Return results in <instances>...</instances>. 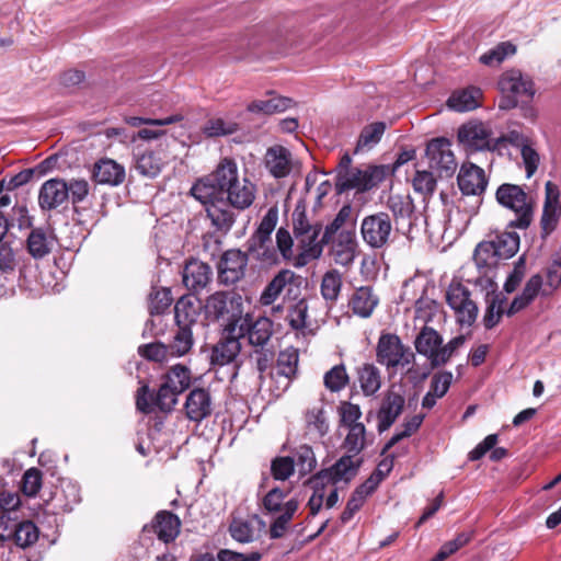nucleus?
<instances>
[{"instance_id":"nucleus-56","label":"nucleus","mask_w":561,"mask_h":561,"mask_svg":"<svg viewBox=\"0 0 561 561\" xmlns=\"http://www.w3.org/2000/svg\"><path fill=\"white\" fill-rule=\"evenodd\" d=\"M173 297L169 288L153 289L149 296V312L151 316L163 314L171 306Z\"/></svg>"},{"instance_id":"nucleus-46","label":"nucleus","mask_w":561,"mask_h":561,"mask_svg":"<svg viewBox=\"0 0 561 561\" xmlns=\"http://www.w3.org/2000/svg\"><path fill=\"white\" fill-rule=\"evenodd\" d=\"M348 430L343 440L342 447L353 455L360 454L366 447V426L364 424H354L346 427Z\"/></svg>"},{"instance_id":"nucleus-53","label":"nucleus","mask_w":561,"mask_h":561,"mask_svg":"<svg viewBox=\"0 0 561 561\" xmlns=\"http://www.w3.org/2000/svg\"><path fill=\"white\" fill-rule=\"evenodd\" d=\"M516 46L511 42H502L494 48L480 56V61L485 66H499L507 56L514 55Z\"/></svg>"},{"instance_id":"nucleus-33","label":"nucleus","mask_w":561,"mask_h":561,"mask_svg":"<svg viewBox=\"0 0 561 561\" xmlns=\"http://www.w3.org/2000/svg\"><path fill=\"white\" fill-rule=\"evenodd\" d=\"M299 364V352L296 347L289 346L278 353L276 358L277 375L285 377L287 382L284 389H287L296 378Z\"/></svg>"},{"instance_id":"nucleus-47","label":"nucleus","mask_w":561,"mask_h":561,"mask_svg":"<svg viewBox=\"0 0 561 561\" xmlns=\"http://www.w3.org/2000/svg\"><path fill=\"white\" fill-rule=\"evenodd\" d=\"M473 261L479 268L495 267L500 257H497L494 243L491 240L480 242L474 250Z\"/></svg>"},{"instance_id":"nucleus-9","label":"nucleus","mask_w":561,"mask_h":561,"mask_svg":"<svg viewBox=\"0 0 561 561\" xmlns=\"http://www.w3.org/2000/svg\"><path fill=\"white\" fill-rule=\"evenodd\" d=\"M388 165H367L365 169L354 168L336 181L339 192L356 190L367 192L378 186L389 174Z\"/></svg>"},{"instance_id":"nucleus-34","label":"nucleus","mask_w":561,"mask_h":561,"mask_svg":"<svg viewBox=\"0 0 561 561\" xmlns=\"http://www.w3.org/2000/svg\"><path fill=\"white\" fill-rule=\"evenodd\" d=\"M7 536L12 538L18 547L26 549L37 542L39 530L32 520H22L13 524L12 529Z\"/></svg>"},{"instance_id":"nucleus-6","label":"nucleus","mask_w":561,"mask_h":561,"mask_svg":"<svg viewBox=\"0 0 561 561\" xmlns=\"http://www.w3.org/2000/svg\"><path fill=\"white\" fill-rule=\"evenodd\" d=\"M304 277L291 270H280L265 286L260 296V304L264 307L272 306L282 294L284 300H296L301 295Z\"/></svg>"},{"instance_id":"nucleus-62","label":"nucleus","mask_w":561,"mask_h":561,"mask_svg":"<svg viewBox=\"0 0 561 561\" xmlns=\"http://www.w3.org/2000/svg\"><path fill=\"white\" fill-rule=\"evenodd\" d=\"M276 247H277L276 248L277 253L279 252L283 260L291 261L293 265L295 266L296 254L294 253V250H293L294 239H293L291 234L289 233V231L284 227H280L276 231Z\"/></svg>"},{"instance_id":"nucleus-60","label":"nucleus","mask_w":561,"mask_h":561,"mask_svg":"<svg viewBox=\"0 0 561 561\" xmlns=\"http://www.w3.org/2000/svg\"><path fill=\"white\" fill-rule=\"evenodd\" d=\"M251 358L255 360L256 369L261 380L264 379L265 373L272 368L275 359V350L273 347H257L251 353Z\"/></svg>"},{"instance_id":"nucleus-29","label":"nucleus","mask_w":561,"mask_h":561,"mask_svg":"<svg viewBox=\"0 0 561 561\" xmlns=\"http://www.w3.org/2000/svg\"><path fill=\"white\" fill-rule=\"evenodd\" d=\"M201 311V301L195 294L183 295L174 306L176 325L191 327L196 323Z\"/></svg>"},{"instance_id":"nucleus-7","label":"nucleus","mask_w":561,"mask_h":561,"mask_svg":"<svg viewBox=\"0 0 561 561\" xmlns=\"http://www.w3.org/2000/svg\"><path fill=\"white\" fill-rule=\"evenodd\" d=\"M376 360L388 370L403 368L414 360V354L402 343L399 335L381 332L376 346Z\"/></svg>"},{"instance_id":"nucleus-45","label":"nucleus","mask_w":561,"mask_h":561,"mask_svg":"<svg viewBox=\"0 0 561 561\" xmlns=\"http://www.w3.org/2000/svg\"><path fill=\"white\" fill-rule=\"evenodd\" d=\"M386 128L387 126L383 122H375L366 125L359 134L355 152H358L365 148L370 149L377 145L380 141Z\"/></svg>"},{"instance_id":"nucleus-22","label":"nucleus","mask_w":561,"mask_h":561,"mask_svg":"<svg viewBox=\"0 0 561 561\" xmlns=\"http://www.w3.org/2000/svg\"><path fill=\"white\" fill-rule=\"evenodd\" d=\"M188 420L201 422L213 412L211 397L207 389L194 388L186 397L184 404Z\"/></svg>"},{"instance_id":"nucleus-59","label":"nucleus","mask_w":561,"mask_h":561,"mask_svg":"<svg viewBox=\"0 0 561 561\" xmlns=\"http://www.w3.org/2000/svg\"><path fill=\"white\" fill-rule=\"evenodd\" d=\"M239 129L238 124L233 122H226L222 118L209 119L204 128L203 133L207 137H219L232 135Z\"/></svg>"},{"instance_id":"nucleus-21","label":"nucleus","mask_w":561,"mask_h":561,"mask_svg":"<svg viewBox=\"0 0 561 561\" xmlns=\"http://www.w3.org/2000/svg\"><path fill=\"white\" fill-rule=\"evenodd\" d=\"M68 202L67 185L62 179L44 182L38 193V205L43 210H53Z\"/></svg>"},{"instance_id":"nucleus-38","label":"nucleus","mask_w":561,"mask_h":561,"mask_svg":"<svg viewBox=\"0 0 561 561\" xmlns=\"http://www.w3.org/2000/svg\"><path fill=\"white\" fill-rule=\"evenodd\" d=\"M248 243V251L253 254L257 261L268 265L279 263L278 253L276 248L273 245L272 239L265 240V238H250Z\"/></svg>"},{"instance_id":"nucleus-11","label":"nucleus","mask_w":561,"mask_h":561,"mask_svg":"<svg viewBox=\"0 0 561 561\" xmlns=\"http://www.w3.org/2000/svg\"><path fill=\"white\" fill-rule=\"evenodd\" d=\"M405 405L404 390L400 385H390L385 391L377 410V431H388L402 414Z\"/></svg>"},{"instance_id":"nucleus-25","label":"nucleus","mask_w":561,"mask_h":561,"mask_svg":"<svg viewBox=\"0 0 561 561\" xmlns=\"http://www.w3.org/2000/svg\"><path fill=\"white\" fill-rule=\"evenodd\" d=\"M458 186L465 195H480L488 185L484 170L476 164H463L458 174Z\"/></svg>"},{"instance_id":"nucleus-37","label":"nucleus","mask_w":561,"mask_h":561,"mask_svg":"<svg viewBox=\"0 0 561 561\" xmlns=\"http://www.w3.org/2000/svg\"><path fill=\"white\" fill-rule=\"evenodd\" d=\"M53 243L49 240L44 228H33L26 239V250L28 254L39 260L51 252Z\"/></svg>"},{"instance_id":"nucleus-2","label":"nucleus","mask_w":561,"mask_h":561,"mask_svg":"<svg viewBox=\"0 0 561 561\" xmlns=\"http://www.w3.org/2000/svg\"><path fill=\"white\" fill-rule=\"evenodd\" d=\"M293 232L297 240V254L295 257V267H304L313 260H318L323 251L322 238L319 236L322 231L320 222L311 224L307 218L306 207L297 205L291 215Z\"/></svg>"},{"instance_id":"nucleus-63","label":"nucleus","mask_w":561,"mask_h":561,"mask_svg":"<svg viewBox=\"0 0 561 561\" xmlns=\"http://www.w3.org/2000/svg\"><path fill=\"white\" fill-rule=\"evenodd\" d=\"M43 473L38 468L27 469L22 478L21 490L27 496H35L41 490Z\"/></svg>"},{"instance_id":"nucleus-12","label":"nucleus","mask_w":561,"mask_h":561,"mask_svg":"<svg viewBox=\"0 0 561 561\" xmlns=\"http://www.w3.org/2000/svg\"><path fill=\"white\" fill-rule=\"evenodd\" d=\"M470 296V290L461 283H451L446 291V301L461 325H472L478 316V306Z\"/></svg>"},{"instance_id":"nucleus-13","label":"nucleus","mask_w":561,"mask_h":561,"mask_svg":"<svg viewBox=\"0 0 561 561\" xmlns=\"http://www.w3.org/2000/svg\"><path fill=\"white\" fill-rule=\"evenodd\" d=\"M244 336L243 325H239V330L234 329V324H226L224 334L220 340L213 346L211 364L224 366L236 359L241 351L240 337Z\"/></svg>"},{"instance_id":"nucleus-14","label":"nucleus","mask_w":561,"mask_h":561,"mask_svg":"<svg viewBox=\"0 0 561 561\" xmlns=\"http://www.w3.org/2000/svg\"><path fill=\"white\" fill-rule=\"evenodd\" d=\"M458 141L468 151L493 150L494 139L491 128L481 122H469L459 127Z\"/></svg>"},{"instance_id":"nucleus-54","label":"nucleus","mask_w":561,"mask_h":561,"mask_svg":"<svg viewBox=\"0 0 561 561\" xmlns=\"http://www.w3.org/2000/svg\"><path fill=\"white\" fill-rule=\"evenodd\" d=\"M530 141H533L531 138L516 129H513L494 139L493 150L499 154H503V149H507L508 145L522 149Z\"/></svg>"},{"instance_id":"nucleus-31","label":"nucleus","mask_w":561,"mask_h":561,"mask_svg":"<svg viewBox=\"0 0 561 561\" xmlns=\"http://www.w3.org/2000/svg\"><path fill=\"white\" fill-rule=\"evenodd\" d=\"M356 455L347 453L337 459L331 467L327 468L331 474L332 484H336L340 481L348 483L357 474L363 459L359 458L354 460Z\"/></svg>"},{"instance_id":"nucleus-5","label":"nucleus","mask_w":561,"mask_h":561,"mask_svg":"<svg viewBox=\"0 0 561 561\" xmlns=\"http://www.w3.org/2000/svg\"><path fill=\"white\" fill-rule=\"evenodd\" d=\"M206 318L211 321L225 320L227 324H234L242 320L243 301L240 294L236 291H216L206 299Z\"/></svg>"},{"instance_id":"nucleus-48","label":"nucleus","mask_w":561,"mask_h":561,"mask_svg":"<svg viewBox=\"0 0 561 561\" xmlns=\"http://www.w3.org/2000/svg\"><path fill=\"white\" fill-rule=\"evenodd\" d=\"M386 205L391 210L396 224L400 219L410 218L414 210L413 202L409 195H390Z\"/></svg>"},{"instance_id":"nucleus-19","label":"nucleus","mask_w":561,"mask_h":561,"mask_svg":"<svg viewBox=\"0 0 561 561\" xmlns=\"http://www.w3.org/2000/svg\"><path fill=\"white\" fill-rule=\"evenodd\" d=\"M263 162L265 169L274 179L287 178L295 167L293 153L282 145L268 147Z\"/></svg>"},{"instance_id":"nucleus-35","label":"nucleus","mask_w":561,"mask_h":561,"mask_svg":"<svg viewBox=\"0 0 561 561\" xmlns=\"http://www.w3.org/2000/svg\"><path fill=\"white\" fill-rule=\"evenodd\" d=\"M357 378L360 389L366 397H373L381 388V373L374 364L365 363L358 367Z\"/></svg>"},{"instance_id":"nucleus-51","label":"nucleus","mask_w":561,"mask_h":561,"mask_svg":"<svg viewBox=\"0 0 561 561\" xmlns=\"http://www.w3.org/2000/svg\"><path fill=\"white\" fill-rule=\"evenodd\" d=\"M305 420L309 432L316 433L319 437H323L328 434L329 422L322 407L308 410Z\"/></svg>"},{"instance_id":"nucleus-42","label":"nucleus","mask_w":561,"mask_h":561,"mask_svg":"<svg viewBox=\"0 0 561 561\" xmlns=\"http://www.w3.org/2000/svg\"><path fill=\"white\" fill-rule=\"evenodd\" d=\"M162 379V383L183 393L191 386V370L184 365L176 364L168 369Z\"/></svg>"},{"instance_id":"nucleus-18","label":"nucleus","mask_w":561,"mask_h":561,"mask_svg":"<svg viewBox=\"0 0 561 561\" xmlns=\"http://www.w3.org/2000/svg\"><path fill=\"white\" fill-rule=\"evenodd\" d=\"M442 335L432 327L424 325L414 340L416 352L425 356L432 368L440 367Z\"/></svg>"},{"instance_id":"nucleus-26","label":"nucleus","mask_w":561,"mask_h":561,"mask_svg":"<svg viewBox=\"0 0 561 561\" xmlns=\"http://www.w3.org/2000/svg\"><path fill=\"white\" fill-rule=\"evenodd\" d=\"M150 529L160 541L170 543L180 535L181 520L178 515L170 511H160L153 517Z\"/></svg>"},{"instance_id":"nucleus-57","label":"nucleus","mask_w":561,"mask_h":561,"mask_svg":"<svg viewBox=\"0 0 561 561\" xmlns=\"http://www.w3.org/2000/svg\"><path fill=\"white\" fill-rule=\"evenodd\" d=\"M288 492L280 488H273L262 500V506L267 514H276L284 512L285 499Z\"/></svg>"},{"instance_id":"nucleus-50","label":"nucleus","mask_w":561,"mask_h":561,"mask_svg":"<svg viewBox=\"0 0 561 561\" xmlns=\"http://www.w3.org/2000/svg\"><path fill=\"white\" fill-rule=\"evenodd\" d=\"M291 459L295 460V467L298 468L300 476L310 473L317 466L313 449L306 444L295 449Z\"/></svg>"},{"instance_id":"nucleus-52","label":"nucleus","mask_w":561,"mask_h":561,"mask_svg":"<svg viewBox=\"0 0 561 561\" xmlns=\"http://www.w3.org/2000/svg\"><path fill=\"white\" fill-rule=\"evenodd\" d=\"M353 209L350 204L341 207L334 219L325 227L322 234V243H330L333 241L334 236L343 230V226L351 219Z\"/></svg>"},{"instance_id":"nucleus-17","label":"nucleus","mask_w":561,"mask_h":561,"mask_svg":"<svg viewBox=\"0 0 561 561\" xmlns=\"http://www.w3.org/2000/svg\"><path fill=\"white\" fill-rule=\"evenodd\" d=\"M426 157L430 168L446 174L453 173L456 168V159L451 151V142L444 137L434 138L426 146Z\"/></svg>"},{"instance_id":"nucleus-4","label":"nucleus","mask_w":561,"mask_h":561,"mask_svg":"<svg viewBox=\"0 0 561 561\" xmlns=\"http://www.w3.org/2000/svg\"><path fill=\"white\" fill-rule=\"evenodd\" d=\"M499 89L502 98L499 102L501 110H511L519 103L528 104L535 94L534 82L531 79L524 77L519 70L505 71L499 82Z\"/></svg>"},{"instance_id":"nucleus-43","label":"nucleus","mask_w":561,"mask_h":561,"mask_svg":"<svg viewBox=\"0 0 561 561\" xmlns=\"http://www.w3.org/2000/svg\"><path fill=\"white\" fill-rule=\"evenodd\" d=\"M194 339L191 327L178 325L172 341L167 344L171 356L181 357L186 355L193 347Z\"/></svg>"},{"instance_id":"nucleus-39","label":"nucleus","mask_w":561,"mask_h":561,"mask_svg":"<svg viewBox=\"0 0 561 561\" xmlns=\"http://www.w3.org/2000/svg\"><path fill=\"white\" fill-rule=\"evenodd\" d=\"M481 96V90L478 88H468L461 91L454 92L448 101L447 105L457 112H468L479 106V98Z\"/></svg>"},{"instance_id":"nucleus-28","label":"nucleus","mask_w":561,"mask_h":561,"mask_svg":"<svg viewBox=\"0 0 561 561\" xmlns=\"http://www.w3.org/2000/svg\"><path fill=\"white\" fill-rule=\"evenodd\" d=\"M163 145L169 147L168 139L161 141L157 150H147L137 158L135 169L140 175L154 179L161 173L165 164L164 159L161 157Z\"/></svg>"},{"instance_id":"nucleus-10","label":"nucleus","mask_w":561,"mask_h":561,"mask_svg":"<svg viewBox=\"0 0 561 561\" xmlns=\"http://www.w3.org/2000/svg\"><path fill=\"white\" fill-rule=\"evenodd\" d=\"M181 393L164 383H161L158 391L154 392L147 383H144L136 392V408L145 414H150L154 408L161 412H171Z\"/></svg>"},{"instance_id":"nucleus-55","label":"nucleus","mask_w":561,"mask_h":561,"mask_svg":"<svg viewBox=\"0 0 561 561\" xmlns=\"http://www.w3.org/2000/svg\"><path fill=\"white\" fill-rule=\"evenodd\" d=\"M350 381L346 368L343 364L333 366L324 374L323 382L331 392H339L344 389Z\"/></svg>"},{"instance_id":"nucleus-32","label":"nucleus","mask_w":561,"mask_h":561,"mask_svg":"<svg viewBox=\"0 0 561 561\" xmlns=\"http://www.w3.org/2000/svg\"><path fill=\"white\" fill-rule=\"evenodd\" d=\"M68 201L72 204L73 213L83 216L90 209L85 202L90 194V185L87 180L71 179L66 181Z\"/></svg>"},{"instance_id":"nucleus-3","label":"nucleus","mask_w":561,"mask_h":561,"mask_svg":"<svg viewBox=\"0 0 561 561\" xmlns=\"http://www.w3.org/2000/svg\"><path fill=\"white\" fill-rule=\"evenodd\" d=\"M496 202L512 210L516 218L510 222V227L527 229L534 217V199L517 184L503 183L495 193Z\"/></svg>"},{"instance_id":"nucleus-40","label":"nucleus","mask_w":561,"mask_h":561,"mask_svg":"<svg viewBox=\"0 0 561 561\" xmlns=\"http://www.w3.org/2000/svg\"><path fill=\"white\" fill-rule=\"evenodd\" d=\"M342 286V274L337 270H330L325 272L320 285L322 298L331 305L335 304L340 297Z\"/></svg>"},{"instance_id":"nucleus-58","label":"nucleus","mask_w":561,"mask_h":561,"mask_svg":"<svg viewBox=\"0 0 561 561\" xmlns=\"http://www.w3.org/2000/svg\"><path fill=\"white\" fill-rule=\"evenodd\" d=\"M295 472V460L290 456L275 457L271 462V474L275 480L285 481Z\"/></svg>"},{"instance_id":"nucleus-27","label":"nucleus","mask_w":561,"mask_h":561,"mask_svg":"<svg viewBox=\"0 0 561 561\" xmlns=\"http://www.w3.org/2000/svg\"><path fill=\"white\" fill-rule=\"evenodd\" d=\"M238 325H243L244 335H248L249 343L257 347L267 346L272 334H273V322L266 317H260L254 322L250 323L248 317L243 318L238 323ZM239 327H237V331Z\"/></svg>"},{"instance_id":"nucleus-61","label":"nucleus","mask_w":561,"mask_h":561,"mask_svg":"<svg viewBox=\"0 0 561 561\" xmlns=\"http://www.w3.org/2000/svg\"><path fill=\"white\" fill-rule=\"evenodd\" d=\"M413 188L421 194L424 199L432 196L436 188V179L432 172L416 171L412 181Z\"/></svg>"},{"instance_id":"nucleus-16","label":"nucleus","mask_w":561,"mask_h":561,"mask_svg":"<svg viewBox=\"0 0 561 561\" xmlns=\"http://www.w3.org/2000/svg\"><path fill=\"white\" fill-rule=\"evenodd\" d=\"M249 257L239 249L225 251L217 265L218 279L221 284L233 285L244 277Z\"/></svg>"},{"instance_id":"nucleus-8","label":"nucleus","mask_w":561,"mask_h":561,"mask_svg":"<svg viewBox=\"0 0 561 561\" xmlns=\"http://www.w3.org/2000/svg\"><path fill=\"white\" fill-rule=\"evenodd\" d=\"M397 231L390 215L385 211L368 215L360 224L363 240L371 249H383L389 245L396 239Z\"/></svg>"},{"instance_id":"nucleus-36","label":"nucleus","mask_w":561,"mask_h":561,"mask_svg":"<svg viewBox=\"0 0 561 561\" xmlns=\"http://www.w3.org/2000/svg\"><path fill=\"white\" fill-rule=\"evenodd\" d=\"M299 508V501L295 497L289 499L284 504V512L279 514L270 525L268 536L271 539H279L287 533L294 515Z\"/></svg>"},{"instance_id":"nucleus-23","label":"nucleus","mask_w":561,"mask_h":561,"mask_svg":"<svg viewBox=\"0 0 561 561\" xmlns=\"http://www.w3.org/2000/svg\"><path fill=\"white\" fill-rule=\"evenodd\" d=\"M125 178V168L113 159H100L92 169V180L98 184L118 186Z\"/></svg>"},{"instance_id":"nucleus-1","label":"nucleus","mask_w":561,"mask_h":561,"mask_svg":"<svg viewBox=\"0 0 561 561\" xmlns=\"http://www.w3.org/2000/svg\"><path fill=\"white\" fill-rule=\"evenodd\" d=\"M191 194L205 205L213 226L228 232L236 221L234 210H244L254 203L256 185L239 176L233 159L224 158L211 173L193 184Z\"/></svg>"},{"instance_id":"nucleus-41","label":"nucleus","mask_w":561,"mask_h":561,"mask_svg":"<svg viewBox=\"0 0 561 561\" xmlns=\"http://www.w3.org/2000/svg\"><path fill=\"white\" fill-rule=\"evenodd\" d=\"M293 100L285 96H275L268 100H255L248 104L247 110L255 114L272 115L280 113L291 106Z\"/></svg>"},{"instance_id":"nucleus-20","label":"nucleus","mask_w":561,"mask_h":561,"mask_svg":"<svg viewBox=\"0 0 561 561\" xmlns=\"http://www.w3.org/2000/svg\"><path fill=\"white\" fill-rule=\"evenodd\" d=\"M211 277V267L197 259H190L183 267V284L193 294L202 291L210 283Z\"/></svg>"},{"instance_id":"nucleus-24","label":"nucleus","mask_w":561,"mask_h":561,"mask_svg":"<svg viewBox=\"0 0 561 561\" xmlns=\"http://www.w3.org/2000/svg\"><path fill=\"white\" fill-rule=\"evenodd\" d=\"M378 305L379 297L370 286L355 288L347 304L353 314L362 319L370 318Z\"/></svg>"},{"instance_id":"nucleus-15","label":"nucleus","mask_w":561,"mask_h":561,"mask_svg":"<svg viewBox=\"0 0 561 561\" xmlns=\"http://www.w3.org/2000/svg\"><path fill=\"white\" fill-rule=\"evenodd\" d=\"M561 218L560 190L548 181L545 184V201L540 217V237L547 239L558 227Z\"/></svg>"},{"instance_id":"nucleus-44","label":"nucleus","mask_w":561,"mask_h":561,"mask_svg":"<svg viewBox=\"0 0 561 561\" xmlns=\"http://www.w3.org/2000/svg\"><path fill=\"white\" fill-rule=\"evenodd\" d=\"M500 260H506L515 255L519 248V236L517 232H502L491 239Z\"/></svg>"},{"instance_id":"nucleus-30","label":"nucleus","mask_w":561,"mask_h":561,"mask_svg":"<svg viewBox=\"0 0 561 561\" xmlns=\"http://www.w3.org/2000/svg\"><path fill=\"white\" fill-rule=\"evenodd\" d=\"M357 241L354 228L341 230L333 244V255L337 264H351L356 254Z\"/></svg>"},{"instance_id":"nucleus-64","label":"nucleus","mask_w":561,"mask_h":561,"mask_svg":"<svg viewBox=\"0 0 561 561\" xmlns=\"http://www.w3.org/2000/svg\"><path fill=\"white\" fill-rule=\"evenodd\" d=\"M337 412L342 426L350 427L354 424H362L358 422L363 414L358 404L348 401H341L337 408Z\"/></svg>"},{"instance_id":"nucleus-49","label":"nucleus","mask_w":561,"mask_h":561,"mask_svg":"<svg viewBox=\"0 0 561 561\" xmlns=\"http://www.w3.org/2000/svg\"><path fill=\"white\" fill-rule=\"evenodd\" d=\"M288 309L286 320L288 325L296 331H301L307 327L308 302L306 298H298Z\"/></svg>"}]
</instances>
